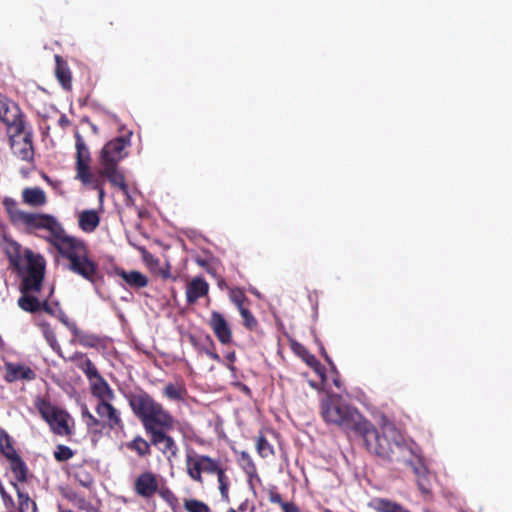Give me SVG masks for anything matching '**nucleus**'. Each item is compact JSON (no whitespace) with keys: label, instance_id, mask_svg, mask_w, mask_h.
<instances>
[{"label":"nucleus","instance_id":"nucleus-21","mask_svg":"<svg viewBox=\"0 0 512 512\" xmlns=\"http://www.w3.org/2000/svg\"><path fill=\"white\" fill-rule=\"evenodd\" d=\"M92 395L97 399V402H112L115 399V393L110 387L108 382L99 376L98 379L90 383Z\"/></svg>","mask_w":512,"mask_h":512},{"label":"nucleus","instance_id":"nucleus-49","mask_svg":"<svg viewBox=\"0 0 512 512\" xmlns=\"http://www.w3.org/2000/svg\"><path fill=\"white\" fill-rule=\"evenodd\" d=\"M307 364L314 368L315 370H318V368L321 366L320 362L317 360V358L314 355H309L306 359Z\"/></svg>","mask_w":512,"mask_h":512},{"label":"nucleus","instance_id":"nucleus-25","mask_svg":"<svg viewBox=\"0 0 512 512\" xmlns=\"http://www.w3.org/2000/svg\"><path fill=\"white\" fill-rule=\"evenodd\" d=\"M228 467L224 464L221 465V467L218 469V472L215 473V476L217 477L218 482V489L221 495V500L225 503L230 502V486L231 481L229 476L227 475Z\"/></svg>","mask_w":512,"mask_h":512},{"label":"nucleus","instance_id":"nucleus-6","mask_svg":"<svg viewBox=\"0 0 512 512\" xmlns=\"http://www.w3.org/2000/svg\"><path fill=\"white\" fill-rule=\"evenodd\" d=\"M43 268L40 266L30 267L29 275L25 278L23 285L19 286L21 296L18 298V306L25 312L35 313L44 311L49 315H54L53 308L49 305L47 299L41 300L37 297L43 287L44 276Z\"/></svg>","mask_w":512,"mask_h":512},{"label":"nucleus","instance_id":"nucleus-58","mask_svg":"<svg viewBox=\"0 0 512 512\" xmlns=\"http://www.w3.org/2000/svg\"><path fill=\"white\" fill-rule=\"evenodd\" d=\"M334 383L337 387H339V381L335 380Z\"/></svg>","mask_w":512,"mask_h":512},{"label":"nucleus","instance_id":"nucleus-34","mask_svg":"<svg viewBox=\"0 0 512 512\" xmlns=\"http://www.w3.org/2000/svg\"><path fill=\"white\" fill-rule=\"evenodd\" d=\"M17 491L19 512H36V503L28 496V494L20 491L16 483H12Z\"/></svg>","mask_w":512,"mask_h":512},{"label":"nucleus","instance_id":"nucleus-23","mask_svg":"<svg viewBox=\"0 0 512 512\" xmlns=\"http://www.w3.org/2000/svg\"><path fill=\"white\" fill-rule=\"evenodd\" d=\"M99 223L100 217L96 210H84L78 216V226L86 233L94 232Z\"/></svg>","mask_w":512,"mask_h":512},{"label":"nucleus","instance_id":"nucleus-24","mask_svg":"<svg viewBox=\"0 0 512 512\" xmlns=\"http://www.w3.org/2000/svg\"><path fill=\"white\" fill-rule=\"evenodd\" d=\"M22 199L25 204L33 207L43 206L47 202L45 192L39 187L25 188Z\"/></svg>","mask_w":512,"mask_h":512},{"label":"nucleus","instance_id":"nucleus-31","mask_svg":"<svg viewBox=\"0 0 512 512\" xmlns=\"http://www.w3.org/2000/svg\"><path fill=\"white\" fill-rule=\"evenodd\" d=\"M186 394L187 390L181 383H168L163 389V395L173 401L184 400Z\"/></svg>","mask_w":512,"mask_h":512},{"label":"nucleus","instance_id":"nucleus-29","mask_svg":"<svg viewBox=\"0 0 512 512\" xmlns=\"http://www.w3.org/2000/svg\"><path fill=\"white\" fill-rule=\"evenodd\" d=\"M416 482L423 495H430L432 491V475L425 467L415 468Z\"/></svg>","mask_w":512,"mask_h":512},{"label":"nucleus","instance_id":"nucleus-53","mask_svg":"<svg viewBox=\"0 0 512 512\" xmlns=\"http://www.w3.org/2000/svg\"><path fill=\"white\" fill-rule=\"evenodd\" d=\"M209 355H210V357H211L212 359H214V360H219V359H220V358H219V355H218L217 353H212V352H211Z\"/></svg>","mask_w":512,"mask_h":512},{"label":"nucleus","instance_id":"nucleus-42","mask_svg":"<svg viewBox=\"0 0 512 512\" xmlns=\"http://www.w3.org/2000/svg\"><path fill=\"white\" fill-rule=\"evenodd\" d=\"M82 417L85 419L86 425L89 430H93L95 432L99 431L98 428H102V423L100 418L95 417L87 407L82 410Z\"/></svg>","mask_w":512,"mask_h":512},{"label":"nucleus","instance_id":"nucleus-48","mask_svg":"<svg viewBox=\"0 0 512 512\" xmlns=\"http://www.w3.org/2000/svg\"><path fill=\"white\" fill-rule=\"evenodd\" d=\"M280 507L283 512H300L299 507L294 502H284Z\"/></svg>","mask_w":512,"mask_h":512},{"label":"nucleus","instance_id":"nucleus-2","mask_svg":"<svg viewBox=\"0 0 512 512\" xmlns=\"http://www.w3.org/2000/svg\"><path fill=\"white\" fill-rule=\"evenodd\" d=\"M49 244L69 261L68 269L71 272L91 283L95 282L98 265L89 257L88 247L82 239L68 235L62 227Z\"/></svg>","mask_w":512,"mask_h":512},{"label":"nucleus","instance_id":"nucleus-41","mask_svg":"<svg viewBox=\"0 0 512 512\" xmlns=\"http://www.w3.org/2000/svg\"><path fill=\"white\" fill-rule=\"evenodd\" d=\"M256 448H257L259 455L263 458H267L274 454L272 445L268 442V440L263 435H260L257 438Z\"/></svg>","mask_w":512,"mask_h":512},{"label":"nucleus","instance_id":"nucleus-11","mask_svg":"<svg viewBox=\"0 0 512 512\" xmlns=\"http://www.w3.org/2000/svg\"><path fill=\"white\" fill-rule=\"evenodd\" d=\"M9 144L13 154L22 161L31 162L34 159L33 132L26 130L24 132L12 131L8 133Z\"/></svg>","mask_w":512,"mask_h":512},{"label":"nucleus","instance_id":"nucleus-22","mask_svg":"<svg viewBox=\"0 0 512 512\" xmlns=\"http://www.w3.org/2000/svg\"><path fill=\"white\" fill-rule=\"evenodd\" d=\"M115 274L121 277L124 282L135 289L144 288L148 285V278L139 271H125L122 268H115Z\"/></svg>","mask_w":512,"mask_h":512},{"label":"nucleus","instance_id":"nucleus-26","mask_svg":"<svg viewBox=\"0 0 512 512\" xmlns=\"http://www.w3.org/2000/svg\"><path fill=\"white\" fill-rule=\"evenodd\" d=\"M55 61V74L58 81L64 89H70L72 85V77L67 63L59 55L55 56Z\"/></svg>","mask_w":512,"mask_h":512},{"label":"nucleus","instance_id":"nucleus-3","mask_svg":"<svg viewBox=\"0 0 512 512\" xmlns=\"http://www.w3.org/2000/svg\"><path fill=\"white\" fill-rule=\"evenodd\" d=\"M319 413L327 425H334L354 434L366 419L356 407L336 393H328L321 399Z\"/></svg>","mask_w":512,"mask_h":512},{"label":"nucleus","instance_id":"nucleus-56","mask_svg":"<svg viewBox=\"0 0 512 512\" xmlns=\"http://www.w3.org/2000/svg\"><path fill=\"white\" fill-rule=\"evenodd\" d=\"M226 512H237L234 508H229Z\"/></svg>","mask_w":512,"mask_h":512},{"label":"nucleus","instance_id":"nucleus-46","mask_svg":"<svg viewBox=\"0 0 512 512\" xmlns=\"http://www.w3.org/2000/svg\"><path fill=\"white\" fill-rule=\"evenodd\" d=\"M268 498L271 503L278 504L279 506H281L285 502L283 501L281 495L278 493L275 487L269 489Z\"/></svg>","mask_w":512,"mask_h":512},{"label":"nucleus","instance_id":"nucleus-15","mask_svg":"<svg viewBox=\"0 0 512 512\" xmlns=\"http://www.w3.org/2000/svg\"><path fill=\"white\" fill-rule=\"evenodd\" d=\"M95 411L101 420L102 428L111 431L124 429L121 412L112 405V402H97Z\"/></svg>","mask_w":512,"mask_h":512},{"label":"nucleus","instance_id":"nucleus-57","mask_svg":"<svg viewBox=\"0 0 512 512\" xmlns=\"http://www.w3.org/2000/svg\"><path fill=\"white\" fill-rule=\"evenodd\" d=\"M323 512H334V511H332L331 509L326 508V509L323 510Z\"/></svg>","mask_w":512,"mask_h":512},{"label":"nucleus","instance_id":"nucleus-44","mask_svg":"<svg viewBox=\"0 0 512 512\" xmlns=\"http://www.w3.org/2000/svg\"><path fill=\"white\" fill-rule=\"evenodd\" d=\"M239 312L243 319V325L249 330H254L258 322L250 310L247 307H240Z\"/></svg>","mask_w":512,"mask_h":512},{"label":"nucleus","instance_id":"nucleus-38","mask_svg":"<svg viewBox=\"0 0 512 512\" xmlns=\"http://www.w3.org/2000/svg\"><path fill=\"white\" fill-rule=\"evenodd\" d=\"M184 509L187 512H210V507L203 501L198 499H186L184 501Z\"/></svg>","mask_w":512,"mask_h":512},{"label":"nucleus","instance_id":"nucleus-19","mask_svg":"<svg viewBox=\"0 0 512 512\" xmlns=\"http://www.w3.org/2000/svg\"><path fill=\"white\" fill-rule=\"evenodd\" d=\"M64 323L81 346L86 348H99L102 346L103 341L98 335L82 331L75 322L64 321Z\"/></svg>","mask_w":512,"mask_h":512},{"label":"nucleus","instance_id":"nucleus-50","mask_svg":"<svg viewBox=\"0 0 512 512\" xmlns=\"http://www.w3.org/2000/svg\"><path fill=\"white\" fill-rule=\"evenodd\" d=\"M59 125L61 127H66L67 125L70 124V121L68 120V118L65 116V115H62L60 118H59Z\"/></svg>","mask_w":512,"mask_h":512},{"label":"nucleus","instance_id":"nucleus-7","mask_svg":"<svg viewBox=\"0 0 512 512\" xmlns=\"http://www.w3.org/2000/svg\"><path fill=\"white\" fill-rule=\"evenodd\" d=\"M34 406L50 430L58 436L70 437L74 434V420L64 409L52 404L48 396L37 395Z\"/></svg>","mask_w":512,"mask_h":512},{"label":"nucleus","instance_id":"nucleus-43","mask_svg":"<svg viewBox=\"0 0 512 512\" xmlns=\"http://www.w3.org/2000/svg\"><path fill=\"white\" fill-rule=\"evenodd\" d=\"M156 495H158L168 504H173L177 500L173 491L165 484L163 480L160 482L158 486V492L156 493Z\"/></svg>","mask_w":512,"mask_h":512},{"label":"nucleus","instance_id":"nucleus-14","mask_svg":"<svg viewBox=\"0 0 512 512\" xmlns=\"http://www.w3.org/2000/svg\"><path fill=\"white\" fill-rule=\"evenodd\" d=\"M75 148L77 179L88 185L92 181V174L90 173L91 156L83 137L78 131L75 133Z\"/></svg>","mask_w":512,"mask_h":512},{"label":"nucleus","instance_id":"nucleus-9","mask_svg":"<svg viewBox=\"0 0 512 512\" xmlns=\"http://www.w3.org/2000/svg\"><path fill=\"white\" fill-rule=\"evenodd\" d=\"M222 464V461L218 458H212L209 455L199 454L193 449L186 451V473L191 480L198 484L202 485L204 483L203 474L215 475Z\"/></svg>","mask_w":512,"mask_h":512},{"label":"nucleus","instance_id":"nucleus-20","mask_svg":"<svg viewBox=\"0 0 512 512\" xmlns=\"http://www.w3.org/2000/svg\"><path fill=\"white\" fill-rule=\"evenodd\" d=\"M69 360L76 364L77 368L85 374L90 383L101 376L94 363L87 358L86 354L76 351Z\"/></svg>","mask_w":512,"mask_h":512},{"label":"nucleus","instance_id":"nucleus-12","mask_svg":"<svg viewBox=\"0 0 512 512\" xmlns=\"http://www.w3.org/2000/svg\"><path fill=\"white\" fill-rule=\"evenodd\" d=\"M22 224L30 229H44L48 231V235L44 238L48 243L63 227L54 216L42 213L20 214Z\"/></svg>","mask_w":512,"mask_h":512},{"label":"nucleus","instance_id":"nucleus-8","mask_svg":"<svg viewBox=\"0 0 512 512\" xmlns=\"http://www.w3.org/2000/svg\"><path fill=\"white\" fill-rule=\"evenodd\" d=\"M5 253L11 267L18 273L20 277V285H23L25 278L29 275L30 267L32 266L42 267L43 275H45L44 258L39 254H35L32 250L22 249L21 245L13 242L8 245Z\"/></svg>","mask_w":512,"mask_h":512},{"label":"nucleus","instance_id":"nucleus-18","mask_svg":"<svg viewBox=\"0 0 512 512\" xmlns=\"http://www.w3.org/2000/svg\"><path fill=\"white\" fill-rule=\"evenodd\" d=\"M209 293V284L201 276L194 277L186 285V301L188 304H195L200 298Z\"/></svg>","mask_w":512,"mask_h":512},{"label":"nucleus","instance_id":"nucleus-10","mask_svg":"<svg viewBox=\"0 0 512 512\" xmlns=\"http://www.w3.org/2000/svg\"><path fill=\"white\" fill-rule=\"evenodd\" d=\"M0 120L6 125L7 133L24 132V114L17 103L0 95Z\"/></svg>","mask_w":512,"mask_h":512},{"label":"nucleus","instance_id":"nucleus-39","mask_svg":"<svg viewBox=\"0 0 512 512\" xmlns=\"http://www.w3.org/2000/svg\"><path fill=\"white\" fill-rule=\"evenodd\" d=\"M53 455L57 462H65L70 460L75 455V452L70 447L59 444L56 446Z\"/></svg>","mask_w":512,"mask_h":512},{"label":"nucleus","instance_id":"nucleus-37","mask_svg":"<svg viewBox=\"0 0 512 512\" xmlns=\"http://www.w3.org/2000/svg\"><path fill=\"white\" fill-rule=\"evenodd\" d=\"M229 299L238 310L240 307H246V304H249V299L245 295L244 290L239 287L229 289Z\"/></svg>","mask_w":512,"mask_h":512},{"label":"nucleus","instance_id":"nucleus-51","mask_svg":"<svg viewBox=\"0 0 512 512\" xmlns=\"http://www.w3.org/2000/svg\"><path fill=\"white\" fill-rule=\"evenodd\" d=\"M321 354L324 357L325 361H327L329 364H332V361H331L330 357L328 356L324 347H321Z\"/></svg>","mask_w":512,"mask_h":512},{"label":"nucleus","instance_id":"nucleus-17","mask_svg":"<svg viewBox=\"0 0 512 512\" xmlns=\"http://www.w3.org/2000/svg\"><path fill=\"white\" fill-rule=\"evenodd\" d=\"M5 380L8 383L17 380L32 381L36 379V373L28 366L12 362L5 363Z\"/></svg>","mask_w":512,"mask_h":512},{"label":"nucleus","instance_id":"nucleus-28","mask_svg":"<svg viewBox=\"0 0 512 512\" xmlns=\"http://www.w3.org/2000/svg\"><path fill=\"white\" fill-rule=\"evenodd\" d=\"M151 445V440L148 442L140 435L135 436L125 444L127 449L134 451L139 457L150 456L152 453Z\"/></svg>","mask_w":512,"mask_h":512},{"label":"nucleus","instance_id":"nucleus-36","mask_svg":"<svg viewBox=\"0 0 512 512\" xmlns=\"http://www.w3.org/2000/svg\"><path fill=\"white\" fill-rule=\"evenodd\" d=\"M3 205L13 222H22L20 214H26V212L18 208L17 202L14 199L6 197L3 200Z\"/></svg>","mask_w":512,"mask_h":512},{"label":"nucleus","instance_id":"nucleus-5","mask_svg":"<svg viewBox=\"0 0 512 512\" xmlns=\"http://www.w3.org/2000/svg\"><path fill=\"white\" fill-rule=\"evenodd\" d=\"M129 145L130 140L125 136L114 138L103 146L99 157L100 176L106 177L112 185L117 186L126 195H128V185L123 173L118 169V164L126 156L125 149Z\"/></svg>","mask_w":512,"mask_h":512},{"label":"nucleus","instance_id":"nucleus-4","mask_svg":"<svg viewBox=\"0 0 512 512\" xmlns=\"http://www.w3.org/2000/svg\"><path fill=\"white\" fill-rule=\"evenodd\" d=\"M355 435L362 438L370 453L384 460L391 459L394 448L399 444L397 428L385 417L382 421L381 432L368 419H365Z\"/></svg>","mask_w":512,"mask_h":512},{"label":"nucleus","instance_id":"nucleus-1","mask_svg":"<svg viewBox=\"0 0 512 512\" xmlns=\"http://www.w3.org/2000/svg\"><path fill=\"white\" fill-rule=\"evenodd\" d=\"M127 400L133 414L141 421L151 444L157 447L168 461L177 459L179 447L169 435L176 423L173 415L143 390L130 393Z\"/></svg>","mask_w":512,"mask_h":512},{"label":"nucleus","instance_id":"nucleus-45","mask_svg":"<svg viewBox=\"0 0 512 512\" xmlns=\"http://www.w3.org/2000/svg\"><path fill=\"white\" fill-rule=\"evenodd\" d=\"M102 176H97V177H94L92 175V181L89 183L92 185V187L98 191V194H99V199L100 201L103 200V197H104V188H103V180L101 179Z\"/></svg>","mask_w":512,"mask_h":512},{"label":"nucleus","instance_id":"nucleus-27","mask_svg":"<svg viewBox=\"0 0 512 512\" xmlns=\"http://www.w3.org/2000/svg\"><path fill=\"white\" fill-rule=\"evenodd\" d=\"M63 497L67 499L70 503H72L78 510L84 511V512H95V508L92 505V503L86 498L74 491V490H68L63 493Z\"/></svg>","mask_w":512,"mask_h":512},{"label":"nucleus","instance_id":"nucleus-35","mask_svg":"<svg viewBox=\"0 0 512 512\" xmlns=\"http://www.w3.org/2000/svg\"><path fill=\"white\" fill-rule=\"evenodd\" d=\"M74 478L84 488L90 489L94 485V477L84 466L76 468Z\"/></svg>","mask_w":512,"mask_h":512},{"label":"nucleus","instance_id":"nucleus-32","mask_svg":"<svg viewBox=\"0 0 512 512\" xmlns=\"http://www.w3.org/2000/svg\"><path fill=\"white\" fill-rule=\"evenodd\" d=\"M0 451L7 460L19 455L13 446L12 438L3 429H0Z\"/></svg>","mask_w":512,"mask_h":512},{"label":"nucleus","instance_id":"nucleus-33","mask_svg":"<svg viewBox=\"0 0 512 512\" xmlns=\"http://www.w3.org/2000/svg\"><path fill=\"white\" fill-rule=\"evenodd\" d=\"M40 327L42 329L43 336L49 346L55 351L59 356H62L61 346L59 345L56 334L54 330L51 328L50 324L47 322L41 323Z\"/></svg>","mask_w":512,"mask_h":512},{"label":"nucleus","instance_id":"nucleus-16","mask_svg":"<svg viewBox=\"0 0 512 512\" xmlns=\"http://www.w3.org/2000/svg\"><path fill=\"white\" fill-rule=\"evenodd\" d=\"M209 326L215 337L222 345H230L233 341V335L230 325L224 316L218 311H212L209 320Z\"/></svg>","mask_w":512,"mask_h":512},{"label":"nucleus","instance_id":"nucleus-47","mask_svg":"<svg viewBox=\"0 0 512 512\" xmlns=\"http://www.w3.org/2000/svg\"><path fill=\"white\" fill-rule=\"evenodd\" d=\"M0 495L6 507L12 506L14 504L12 497L6 492L4 486L0 482Z\"/></svg>","mask_w":512,"mask_h":512},{"label":"nucleus","instance_id":"nucleus-54","mask_svg":"<svg viewBox=\"0 0 512 512\" xmlns=\"http://www.w3.org/2000/svg\"><path fill=\"white\" fill-rule=\"evenodd\" d=\"M227 358H228L230 361H232V362H233V361L235 360V353L233 352V353L229 354V355L227 356Z\"/></svg>","mask_w":512,"mask_h":512},{"label":"nucleus","instance_id":"nucleus-55","mask_svg":"<svg viewBox=\"0 0 512 512\" xmlns=\"http://www.w3.org/2000/svg\"><path fill=\"white\" fill-rule=\"evenodd\" d=\"M58 512H74V511H72V510H70V509H66V510H65V509H62V508H61V506H59V507H58Z\"/></svg>","mask_w":512,"mask_h":512},{"label":"nucleus","instance_id":"nucleus-52","mask_svg":"<svg viewBox=\"0 0 512 512\" xmlns=\"http://www.w3.org/2000/svg\"><path fill=\"white\" fill-rule=\"evenodd\" d=\"M246 508H247V502H243L241 503L239 506H238V509H237V512H244L246 511Z\"/></svg>","mask_w":512,"mask_h":512},{"label":"nucleus","instance_id":"nucleus-40","mask_svg":"<svg viewBox=\"0 0 512 512\" xmlns=\"http://www.w3.org/2000/svg\"><path fill=\"white\" fill-rule=\"evenodd\" d=\"M376 504L377 510L380 512H408L399 504L386 499H378Z\"/></svg>","mask_w":512,"mask_h":512},{"label":"nucleus","instance_id":"nucleus-13","mask_svg":"<svg viewBox=\"0 0 512 512\" xmlns=\"http://www.w3.org/2000/svg\"><path fill=\"white\" fill-rule=\"evenodd\" d=\"M162 478L151 470L139 473L133 481V491L141 499L150 501L156 496Z\"/></svg>","mask_w":512,"mask_h":512},{"label":"nucleus","instance_id":"nucleus-30","mask_svg":"<svg viewBox=\"0 0 512 512\" xmlns=\"http://www.w3.org/2000/svg\"><path fill=\"white\" fill-rule=\"evenodd\" d=\"M8 461L15 480L18 482H25L27 480L28 468L20 455L13 456Z\"/></svg>","mask_w":512,"mask_h":512}]
</instances>
